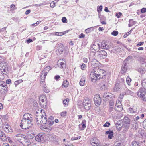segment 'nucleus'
<instances>
[{"label": "nucleus", "mask_w": 146, "mask_h": 146, "mask_svg": "<svg viewBox=\"0 0 146 146\" xmlns=\"http://www.w3.org/2000/svg\"><path fill=\"white\" fill-rule=\"evenodd\" d=\"M105 71L99 68L90 72V77L92 82H95L97 80L102 78L104 76H105Z\"/></svg>", "instance_id": "f257e3e1"}, {"label": "nucleus", "mask_w": 146, "mask_h": 146, "mask_svg": "<svg viewBox=\"0 0 146 146\" xmlns=\"http://www.w3.org/2000/svg\"><path fill=\"white\" fill-rule=\"evenodd\" d=\"M137 96L144 101H146V90L144 88H140L137 92Z\"/></svg>", "instance_id": "f03ea898"}, {"label": "nucleus", "mask_w": 146, "mask_h": 146, "mask_svg": "<svg viewBox=\"0 0 146 146\" xmlns=\"http://www.w3.org/2000/svg\"><path fill=\"white\" fill-rule=\"evenodd\" d=\"M32 125V122L22 119L20 123V126L22 129H26L31 127Z\"/></svg>", "instance_id": "7ed1b4c3"}, {"label": "nucleus", "mask_w": 146, "mask_h": 146, "mask_svg": "<svg viewBox=\"0 0 146 146\" xmlns=\"http://www.w3.org/2000/svg\"><path fill=\"white\" fill-rule=\"evenodd\" d=\"M7 87L5 82L0 80V92L2 94H5L7 92Z\"/></svg>", "instance_id": "20e7f679"}, {"label": "nucleus", "mask_w": 146, "mask_h": 146, "mask_svg": "<svg viewBox=\"0 0 146 146\" xmlns=\"http://www.w3.org/2000/svg\"><path fill=\"white\" fill-rule=\"evenodd\" d=\"M37 123L38 125H41L43 124H46L47 122V119L46 116L42 115L40 117H36Z\"/></svg>", "instance_id": "39448f33"}, {"label": "nucleus", "mask_w": 146, "mask_h": 146, "mask_svg": "<svg viewBox=\"0 0 146 146\" xmlns=\"http://www.w3.org/2000/svg\"><path fill=\"white\" fill-rule=\"evenodd\" d=\"M123 121L122 128L125 131H126L129 127L130 119L127 117H125L124 118Z\"/></svg>", "instance_id": "423d86ee"}, {"label": "nucleus", "mask_w": 146, "mask_h": 146, "mask_svg": "<svg viewBox=\"0 0 146 146\" xmlns=\"http://www.w3.org/2000/svg\"><path fill=\"white\" fill-rule=\"evenodd\" d=\"M83 105L86 110H88L90 109L91 107V101L89 98H85L83 101Z\"/></svg>", "instance_id": "0eeeda50"}, {"label": "nucleus", "mask_w": 146, "mask_h": 146, "mask_svg": "<svg viewBox=\"0 0 146 146\" xmlns=\"http://www.w3.org/2000/svg\"><path fill=\"white\" fill-rule=\"evenodd\" d=\"M33 115L29 113L25 114L23 116L22 119L27 121L32 122L33 121Z\"/></svg>", "instance_id": "6e6552de"}, {"label": "nucleus", "mask_w": 146, "mask_h": 146, "mask_svg": "<svg viewBox=\"0 0 146 146\" xmlns=\"http://www.w3.org/2000/svg\"><path fill=\"white\" fill-rule=\"evenodd\" d=\"M46 96L44 95H41L39 98V101L40 105L44 107L46 105Z\"/></svg>", "instance_id": "1a4fd4ad"}, {"label": "nucleus", "mask_w": 146, "mask_h": 146, "mask_svg": "<svg viewBox=\"0 0 146 146\" xmlns=\"http://www.w3.org/2000/svg\"><path fill=\"white\" fill-rule=\"evenodd\" d=\"M91 66L95 69H97L99 68V66L100 65L99 62L94 59L91 61Z\"/></svg>", "instance_id": "9d476101"}, {"label": "nucleus", "mask_w": 146, "mask_h": 146, "mask_svg": "<svg viewBox=\"0 0 146 146\" xmlns=\"http://www.w3.org/2000/svg\"><path fill=\"white\" fill-rule=\"evenodd\" d=\"M44 135L42 133L38 134L35 137V139L38 142H41L44 140Z\"/></svg>", "instance_id": "9b49d317"}, {"label": "nucleus", "mask_w": 146, "mask_h": 146, "mask_svg": "<svg viewBox=\"0 0 146 146\" xmlns=\"http://www.w3.org/2000/svg\"><path fill=\"white\" fill-rule=\"evenodd\" d=\"M115 108V110L118 111H120L122 110L123 108L119 100L116 101Z\"/></svg>", "instance_id": "f8f14e48"}, {"label": "nucleus", "mask_w": 146, "mask_h": 146, "mask_svg": "<svg viewBox=\"0 0 146 146\" xmlns=\"http://www.w3.org/2000/svg\"><path fill=\"white\" fill-rule=\"evenodd\" d=\"M57 63L58 65L60 68H63L65 67L66 62L64 59L59 60Z\"/></svg>", "instance_id": "ddd939ff"}, {"label": "nucleus", "mask_w": 146, "mask_h": 146, "mask_svg": "<svg viewBox=\"0 0 146 146\" xmlns=\"http://www.w3.org/2000/svg\"><path fill=\"white\" fill-rule=\"evenodd\" d=\"M94 100L95 104L99 105L100 104L101 100L99 94L95 95L94 97Z\"/></svg>", "instance_id": "4468645a"}, {"label": "nucleus", "mask_w": 146, "mask_h": 146, "mask_svg": "<svg viewBox=\"0 0 146 146\" xmlns=\"http://www.w3.org/2000/svg\"><path fill=\"white\" fill-rule=\"evenodd\" d=\"M15 137H16L15 138L16 139V140H18L20 142V141H21V140H23L25 138V135L21 134H17L15 135Z\"/></svg>", "instance_id": "2eb2a0df"}, {"label": "nucleus", "mask_w": 146, "mask_h": 146, "mask_svg": "<svg viewBox=\"0 0 146 146\" xmlns=\"http://www.w3.org/2000/svg\"><path fill=\"white\" fill-rule=\"evenodd\" d=\"M23 140V141H20V143L24 146H29L31 144V142L29 139L25 138Z\"/></svg>", "instance_id": "dca6fc26"}, {"label": "nucleus", "mask_w": 146, "mask_h": 146, "mask_svg": "<svg viewBox=\"0 0 146 146\" xmlns=\"http://www.w3.org/2000/svg\"><path fill=\"white\" fill-rule=\"evenodd\" d=\"M51 69L49 66H47L44 68L41 74L44 75V76H46L47 73Z\"/></svg>", "instance_id": "f3484780"}, {"label": "nucleus", "mask_w": 146, "mask_h": 146, "mask_svg": "<svg viewBox=\"0 0 146 146\" xmlns=\"http://www.w3.org/2000/svg\"><path fill=\"white\" fill-rule=\"evenodd\" d=\"M127 64L125 62H124L121 68V72L123 74H125L127 71Z\"/></svg>", "instance_id": "a211bd4d"}, {"label": "nucleus", "mask_w": 146, "mask_h": 146, "mask_svg": "<svg viewBox=\"0 0 146 146\" xmlns=\"http://www.w3.org/2000/svg\"><path fill=\"white\" fill-rule=\"evenodd\" d=\"M4 131L8 133H11L13 132L11 127L9 125H6V127L4 128Z\"/></svg>", "instance_id": "6ab92c4d"}, {"label": "nucleus", "mask_w": 146, "mask_h": 146, "mask_svg": "<svg viewBox=\"0 0 146 146\" xmlns=\"http://www.w3.org/2000/svg\"><path fill=\"white\" fill-rule=\"evenodd\" d=\"M99 56L100 58H105L106 57L107 53L106 51L103 50H101L100 52H99Z\"/></svg>", "instance_id": "aec40b11"}, {"label": "nucleus", "mask_w": 146, "mask_h": 146, "mask_svg": "<svg viewBox=\"0 0 146 146\" xmlns=\"http://www.w3.org/2000/svg\"><path fill=\"white\" fill-rule=\"evenodd\" d=\"M105 134L108 135V137L109 139H111L113 137V133L112 131L110 130L106 131Z\"/></svg>", "instance_id": "412c9836"}, {"label": "nucleus", "mask_w": 146, "mask_h": 146, "mask_svg": "<svg viewBox=\"0 0 146 146\" xmlns=\"http://www.w3.org/2000/svg\"><path fill=\"white\" fill-rule=\"evenodd\" d=\"M112 94L109 92L105 93L103 95L104 98L108 99L112 97Z\"/></svg>", "instance_id": "4be33fe9"}, {"label": "nucleus", "mask_w": 146, "mask_h": 146, "mask_svg": "<svg viewBox=\"0 0 146 146\" xmlns=\"http://www.w3.org/2000/svg\"><path fill=\"white\" fill-rule=\"evenodd\" d=\"M85 78H86L84 76H82V77L79 83V84L81 86H83L85 84Z\"/></svg>", "instance_id": "5701e85b"}, {"label": "nucleus", "mask_w": 146, "mask_h": 146, "mask_svg": "<svg viewBox=\"0 0 146 146\" xmlns=\"http://www.w3.org/2000/svg\"><path fill=\"white\" fill-rule=\"evenodd\" d=\"M100 86L102 90H105L106 87V83L104 81L102 82L100 84Z\"/></svg>", "instance_id": "b1692460"}, {"label": "nucleus", "mask_w": 146, "mask_h": 146, "mask_svg": "<svg viewBox=\"0 0 146 146\" xmlns=\"http://www.w3.org/2000/svg\"><path fill=\"white\" fill-rule=\"evenodd\" d=\"M0 138L3 141H5L7 139L4 133L1 131H0Z\"/></svg>", "instance_id": "393cba45"}, {"label": "nucleus", "mask_w": 146, "mask_h": 146, "mask_svg": "<svg viewBox=\"0 0 146 146\" xmlns=\"http://www.w3.org/2000/svg\"><path fill=\"white\" fill-rule=\"evenodd\" d=\"M99 17L100 18V21L101 22V23H102L103 25L106 24V22L104 21H102V20H105V17L103 16L100 15H99Z\"/></svg>", "instance_id": "a878e982"}, {"label": "nucleus", "mask_w": 146, "mask_h": 146, "mask_svg": "<svg viewBox=\"0 0 146 146\" xmlns=\"http://www.w3.org/2000/svg\"><path fill=\"white\" fill-rule=\"evenodd\" d=\"M121 89V87L118 83L116 84L114 88V91L116 92L119 90Z\"/></svg>", "instance_id": "bb28decb"}, {"label": "nucleus", "mask_w": 146, "mask_h": 146, "mask_svg": "<svg viewBox=\"0 0 146 146\" xmlns=\"http://www.w3.org/2000/svg\"><path fill=\"white\" fill-rule=\"evenodd\" d=\"M60 47V46H58V47L57 50H56L57 54H59L57 52L58 51V53H59V54H60L62 53L64 50L63 47Z\"/></svg>", "instance_id": "cd10ccee"}, {"label": "nucleus", "mask_w": 146, "mask_h": 146, "mask_svg": "<svg viewBox=\"0 0 146 146\" xmlns=\"http://www.w3.org/2000/svg\"><path fill=\"white\" fill-rule=\"evenodd\" d=\"M138 70L140 73L143 74L145 73V69L143 67L141 66L138 68Z\"/></svg>", "instance_id": "c85d7f7f"}, {"label": "nucleus", "mask_w": 146, "mask_h": 146, "mask_svg": "<svg viewBox=\"0 0 146 146\" xmlns=\"http://www.w3.org/2000/svg\"><path fill=\"white\" fill-rule=\"evenodd\" d=\"M140 61L142 63H146V56H143L140 58Z\"/></svg>", "instance_id": "c756f323"}, {"label": "nucleus", "mask_w": 146, "mask_h": 146, "mask_svg": "<svg viewBox=\"0 0 146 146\" xmlns=\"http://www.w3.org/2000/svg\"><path fill=\"white\" fill-rule=\"evenodd\" d=\"M46 76H44V75L41 74L40 81L41 84H43L45 81V79Z\"/></svg>", "instance_id": "7c9ffc66"}, {"label": "nucleus", "mask_w": 146, "mask_h": 146, "mask_svg": "<svg viewBox=\"0 0 146 146\" xmlns=\"http://www.w3.org/2000/svg\"><path fill=\"white\" fill-rule=\"evenodd\" d=\"M136 111V108L133 107V108H130L128 111L129 112L132 113H135Z\"/></svg>", "instance_id": "2f4dec72"}, {"label": "nucleus", "mask_w": 146, "mask_h": 146, "mask_svg": "<svg viewBox=\"0 0 146 146\" xmlns=\"http://www.w3.org/2000/svg\"><path fill=\"white\" fill-rule=\"evenodd\" d=\"M86 127L85 124H83L82 123L80 124L79 125V128L80 129L82 130H83Z\"/></svg>", "instance_id": "473e14b6"}, {"label": "nucleus", "mask_w": 146, "mask_h": 146, "mask_svg": "<svg viewBox=\"0 0 146 146\" xmlns=\"http://www.w3.org/2000/svg\"><path fill=\"white\" fill-rule=\"evenodd\" d=\"M94 29V27H92L86 29L85 30V32L86 33H90L91 31L93 30Z\"/></svg>", "instance_id": "72a5a7b5"}, {"label": "nucleus", "mask_w": 146, "mask_h": 146, "mask_svg": "<svg viewBox=\"0 0 146 146\" xmlns=\"http://www.w3.org/2000/svg\"><path fill=\"white\" fill-rule=\"evenodd\" d=\"M43 90L44 92L46 93H48L50 92V90L47 88V86H46L45 84L43 86Z\"/></svg>", "instance_id": "f704fd0d"}, {"label": "nucleus", "mask_w": 146, "mask_h": 146, "mask_svg": "<svg viewBox=\"0 0 146 146\" xmlns=\"http://www.w3.org/2000/svg\"><path fill=\"white\" fill-rule=\"evenodd\" d=\"M133 92L128 89H126V92L125 93V94H130L132 95L133 94Z\"/></svg>", "instance_id": "c9c22d12"}, {"label": "nucleus", "mask_w": 146, "mask_h": 146, "mask_svg": "<svg viewBox=\"0 0 146 146\" xmlns=\"http://www.w3.org/2000/svg\"><path fill=\"white\" fill-rule=\"evenodd\" d=\"M7 63L5 62L4 60L0 63L1 66L3 68H6L7 66Z\"/></svg>", "instance_id": "e433bc0d"}, {"label": "nucleus", "mask_w": 146, "mask_h": 146, "mask_svg": "<svg viewBox=\"0 0 146 146\" xmlns=\"http://www.w3.org/2000/svg\"><path fill=\"white\" fill-rule=\"evenodd\" d=\"M68 82L66 81H64L62 84V86H64V87H67L68 85Z\"/></svg>", "instance_id": "4c0bfd02"}, {"label": "nucleus", "mask_w": 146, "mask_h": 146, "mask_svg": "<svg viewBox=\"0 0 146 146\" xmlns=\"http://www.w3.org/2000/svg\"><path fill=\"white\" fill-rule=\"evenodd\" d=\"M69 99H66L64 100L63 101V104L65 105H68V102L69 101Z\"/></svg>", "instance_id": "58836bf2"}, {"label": "nucleus", "mask_w": 146, "mask_h": 146, "mask_svg": "<svg viewBox=\"0 0 146 146\" xmlns=\"http://www.w3.org/2000/svg\"><path fill=\"white\" fill-rule=\"evenodd\" d=\"M66 33L65 32H56L55 33V35L57 36H61L62 35H64Z\"/></svg>", "instance_id": "ea45409f"}, {"label": "nucleus", "mask_w": 146, "mask_h": 146, "mask_svg": "<svg viewBox=\"0 0 146 146\" xmlns=\"http://www.w3.org/2000/svg\"><path fill=\"white\" fill-rule=\"evenodd\" d=\"M103 8L102 6H98L97 7V11L98 12L100 13L102 11Z\"/></svg>", "instance_id": "a19ab883"}, {"label": "nucleus", "mask_w": 146, "mask_h": 146, "mask_svg": "<svg viewBox=\"0 0 146 146\" xmlns=\"http://www.w3.org/2000/svg\"><path fill=\"white\" fill-rule=\"evenodd\" d=\"M23 81L22 80H19L15 81V86H16L19 84L21 83Z\"/></svg>", "instance_id": "79ce46f5"}, {"label": "nucleus", "mask_w": 146, "mask_h": 146, "mask_svg": "<svg viewBox=\"0 0 146 146\" xmlns=\"http://www.w3.org/2000/svg\"><path fill=\"white\" fill-rule=\"evenodd\" d=\"M131 81V79L129 77L127 76L126 78V82L129 85H130V83Z\"/></svg>", "instance_id": "37998d69"}, {"label": "nucleus", "mask_w": 146, "mask_h": 146, "mask_svg": "<svg viewBox=\"0 0 146 146\" xmlns=\"http://www.w3.org/2000/svg\"><path fill=\"white\" fill-rule=\"evenodd\" d=\"M118 33V32L117 31H113L112 33H111V34L115 36H117Z\"/></svg>", "instance_id": "c03bdc74"}, {"label": "nucleus", "mask_w": 146, "mask_h": 146, "mask_svg": "<svg viewBox=\"0 0 146 146\" xmlns=\"http://www.w3.org/2000/svg\"><path fill=\"white\" fill-rule=\"evenodd\" d=\"M141 84L142 86L145 87H146V80H143L141 82Z\"/></svg>", "instance_id": "a18cd8bd"}, {"label": "nucleus", "mask_w": 146, "mask_h": 146, "mask_svg": "<svg viewBox=\"0 0 146 146\" xmlns=\"http://www.w3.org/2000/svg\"><path fill=\"white\" fill-rule=\"evenodd\" d=\"M80 138L81 136H78L77 137H73L71 138V140H76L77 139H79Z\"/></svg>", "instance_id": "49530a36"}, {"label": "nucleus", "mask_w": 146, "mask_h": 146, "mask_svg": "<svg viewBox=\"0 0 146 146\" xmlns=\"http://www.w3.org/2000/svg\"><path fill=\"white\" fill-rule=\"evenodd\" d=\"M62 21L63 23H67V20L66 18L65 17H63L62 18Z\"/></svg>", "instance_id": "de8ad7c7"}, {"label": "nucleus", "mask_w": 146, "mask_h": 146, "mask_svg": "<svg viewBox=\"0 0 146 146\" xmlns=\"http://www.w3.org/2000/svg\"><path fill=\"white\" fill-rule=\"evenodd\" d=\"M47 123L48 125L51 126L53 124L54 121L52 120H48Z\"/></svg>", "instance_id": "09e8293b"}, {"label": "nucleus", "mask_w": 146, "mask_h": 146, "mask_svg": "<svg viewBox=\"0 0 146 146\" xmlns=\"http://www.w3.org/2000/svg\"><path fill=\"white\" fill-rule=\"evenodd\" d=\"M131 146H139V145L137 142L135 141L132 142V144Z\"/></svg>", "instance_id": "8fccbe9b"}, {"label": "nucleus", "mask_w": 146, "mask_h": 146, "mask_svg": "<svg viewBox=\"0 0 146 146\" xmlns=\"http://www.w3.org/2000/svg\"><path fill=\"white\" fill-rule=\"evenodd\" d=\"M115 15L117 18H119L122 15V14L121 12H119L118 13H116Z\"/></svg>", "instance_id": "3c124183"}, {"label": "nucleus", "mask_w": 146, "mask_h": 146, "mask_svg": "<svg viewBox=\"0 0 146 146\" xmlns=\"http://www.w3.org/2000/svg\"><path fill=\"white\" fill-rule=\"evenodd\" d=\"M143 127L145 129H146V119L143 121Z\"/></svg>", "instance_id": "603ef678"}, {"label": "nucleus", "mask_w": 146, "mask_h": 146, "mask_svg": "<svg viewBox=\"0 0 146 146\" xmlns=\"http://www.w3.org/2000/svg\"><path fill=\"white\" fill-rule=\"evenodd\" d=\"M50 6L51 7L54 8L56 6V3L53 1L50 3Z\"/></svg>", "instance_id": "864d4df0"}, {"label": "nucleus", "mask_w": 146, "mask_h": 146, "mask_svg": "<svg viewBox=\"0 0 146 146\" xmlns=\"http://www.w3.org/2000/svg\"><path fill=\"white\" fill-rule=\"evenodd\" d=\"M6 68H3L2 67V69H1V71L4 74H5L6 73Z\"/></svg>", "instance_id": "5fc2aeb1"}, {"label": "nucleus", "mask_w": 146, "mask_h": 146, "mask_svg": "<svg viewBox=\"0 0 146 146\" xmlns=\"http://www.w3.org/2000/svg\"><path fill=\"white\" fill-rule=\"evenodd\" d=\"M110 125V123L108 122H107L105 124L103 125L104 127H109Z\"/></svg>", "instance_id": "6e6d98bb"}, {"label": "nucleus", "mask_w": 146, "mask_h": 146, "mask_svg": "<svg viewBox=\"0 0 146 146\" xmlns=\"http://www.w3.org/2000/svg\"><path fill=\"white\" fill-rule=\"evenodd\" d=\"M90 49L92 50L93 52H94L99 50V49H94L93 47H91Z\"/></svg>", "instance_id": "4d7b16f0"}, {"label": "nucleus", "mask_w": 146, "mask_h": 146, "mask_svg": "<svg viewBox=\"0 0 146 146\" xmlns=\"http://www.w3.org/2000/svg\"><path fill=\"white\" fill-rule=\"evenodd\" d=\"M56 80H58L60 78V76L58 75H56L54 78Z\"/></svg>", "instance_id": "13d9d810"}, {"label": "nucleus", "mask_w": 146, "mask_h": 146, "mask_svg": "<svg viewBox=\"0 0 146 146\" xmlns=\"http://www.w3.org/2000/svg\"><path fill=\"white\" fill-rule=\"evenodd\" d=\"M141 12L142 13H145L146 12V8H143L141 9Z\"/></svg>", "instance_id": "bf43d9fd"}, {"label": "nucleus", "mask_w": 146, "mask_h": 146, "mask_svg": "<svg viewBox=\"0 0 146 146\" xmlns=\"http://www.w3.org/2000/svg\"><path fill=\"white\" fill-rule=\"evenodd\" d=\"M44 5V3H40L39 4H35L34 5V6L36 7H40L42 5Z\"/></svg>", "instance_id": "052dcab7"}, {"label": "nucleus", "mask_w": 146, "mask_h": 146, "mask_svg": "<svg viewBox=\"0 0 146 146\" xmlns=\"http://www.w3.org/2000/svg\"><path fill=\"white\" fill-rule=\"evenodd\" d=\"M85 65L84 64H82L81 65V68L83 70L85 69Z\"/></svg>", "instance_id": "680f3d73"}, {"label": "nucleus", "mask_w": 146, "mask_h": 146, "mask_svg": "<svg viewBox=\"0 0 146 146\" xmlns=\"http://www.w3.org/2000/svg\"><path fill=\"white\" fill-rule=\"evenodd\" d=\"M66 111L63 112L61 113V116L64 117L66 115Z\"/></svg>", "instance_id": "e2e57ef3"}, {"label": "nucleus", "mask_w": 146, "mask_h": 146, "mask_svg": "<svg viewBox=\"0 0 146 146\" xmlns=\"http://www.w3.org/2000/svg\"><path fill=\"white\" fill-rule=\"evenodd\" d=\"M85 35L83 33H81L80 35L79 36V38H83L85 37Z\"/></svg>", "instance_id": "0e129e2a"}, {"label": "nucleus", "mask_w": 146, "mask_h": 146, "mask_svg": "<svg viewBox=\"0 0 146 146\" xmlns=\"http://www.w3.org/2000/svg\"><path fill=\"white\" fill-rule=\"evenodd\" d=\"M110 145V143L108 142L103 143L102 145L103 146H109Z\"/></svg>", "instance_id": "69168bd1"}, {"label": "nucleus", "mask_w": 146, "mask_h": 146, "mask_svg": "<svg viewBox=\"0 0 146 146\" xmlns=\"http://www.w3.org/2000/svg\"><path fill=\"white\" fill-rule=\"evenodd\" d=\"M10 7L11 8H12L13 10H15L16 9V8H15V6L14 4L11 5L10 6Z\"/></svg>", "instance_id": "338daca9"}, {"label": "nucleus", "mask_w": 146, "mask_h": 146, "mask_svg": "<svg viewBox=\"0 0 146 146\" xmlns=\"http://www.w3.org/2000/svg\"><path fill=\"white\" fill-rule=\"evenodd\" d=\"M110 104L111 106H113L114 105V102L113 100H110Z\"/></svg>", "instance_id": "774afa93"}]
</instances>
